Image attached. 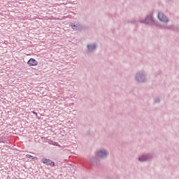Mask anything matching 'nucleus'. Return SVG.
I'll list each match as a JSON object with an SVG mask.
<instances>
[{
	"label": "nucleus",
	"instance_id": "nucleus-1",
	"mask_svg": "<svg viewBox=\"0 0 179 179\" xmlns=\"http://www.w3.org/2000/svg\"><path fill=\"white\" fill-rule=\"evenodd\" d=\"M134 80L136 82V83H147L148 73L143 70L137 71L134 75Z\"/></svg>",
	"mask_w": 179,
	"mask_h": 179
},
{
	"label": "nucleus",
	"instance_id": "nucleus-2",
	"mask_svg": "<svg viewBox=\"0 0 179 179\" xmlns=\"http://www.w3.org/2000/svg\"><path fill=\"white\" fill-rule=\"evenodd\" d=\"M140 23H144L145 24H149L150 26H155L156 24V20L153 18L152 14H149L146 16L145 20H141Z\"/></svg>",
	"mask_w": 179,
	"mask_h": 179
},
{
	"label": "nucleus",
	"instance_id": "nucleus-3",
	"mask_svg": "<svg viewBox=\"0 0 179 179\" xmlns=\"http://www.w3.org/2000/svg\"><path fill=\"white\" fill-rule=\"evenodd\" d=\"M110 153L108 152V150L106 149H101L96 152V156H97L99 159H101L102 160H104V159H107Z\"/></svg>",
	"mask_w": 179,
	"mask_h": 179
},
{
	"label": "nucleus",
	"instance_id": "nucleus-4",
	"mask_svg": "<svg viewBox=\"0 0 179 179\" xmlns=\"http://www.w3.org/2000/svg\"><path fill=\"white\" fill-rule=\"evenodd\" d=\"M152 159H153V155L152 154H143L138 157V162H149V160H152Z\"/></svg>",
	"mask_w": 179,
	"mask_h": 179
},
{
	"label": "nucleus",
	"instance_id": "nucleus-5",
	"mask_svg": "<svg viewBox=\"0 0 179 179\" xmlns=\"http://www.w3.org/2000/svg\"><path fill=\"white\" fill-rule=\"evenodd\" d=\"M157 17L159 22H162V23H164L165 24H167V23L170 22V19H169V17H166L164 13H158Z\"/></svg>",
	"mask_w": 179,
	"mask_h": 179
},
{
	"label": "nucleus",
	"instance_id": "nucleus-6",
	"mask_svg": "<svg viewBox=\"0 0 179 179\" xmlns=\"http://www.w3.org/2000/svg\"><path fill=\"white\" fill-rule=\"evenodd\" d=\"M69 26H71V29H73V30H74L75 31H81V30H83V29H85L83 25L78 22L70 23Z\"/></svg>",
	"mask_w": 179,
	"mask_h": 179
},
{
	"label": "nucleus",
	"instance_id": "nucleus-7",
	"mask_svg": "<svg viewBox=\"0 0 179 179\" xmlns=\"http://www.w3.org/2000/svg\"><path fill=\"white\" fill-rule=\"evenodd\" d=\"M97 50V43H88L87 45V51L88 54H92V52H94Z\"/></svg>",
	"mask_w": 179,
	"mask_h": 179
},
{
	"label": "nucleus",
	"instance_id": "nucleus-8",
	"mask_svg": "<svg viewBox=\"0 0 179 179\" xmlns=\"http://www.w3.org/2000/svg\"><path fill=\"white\" fill-rule=\"evenodd\" d=\"M41 162L42 163H43V164H46V166H51L52 167H55V162L50 159L42 158Z\"/></svg>",
	"mask_w": 179,
	"mask_h": 179
},
{
	"label": "nucleus",
	"instance_id": "nucleus-9",
	"mask_svg": "<svg viewBox=\"0 0 179 179\" xmlns=\"http://www.w3.org/2000/svg\"><path fill=\"white\" fill-rule=\"evenodd\" d=\"M27 64L29 65V66H37V65H38V62L34 58H31L27 62Z\"/></svg>",
	"mask_w": 179,
	"mask_h": 179
},
{
	"label": "nucleus",
	"instance_id": "nucleus-10",
	"mask_svg": "<svg viewBox=\"0 0 179 179\" xmlns=\"http://www.w3.org/2000/svg\"><path fill=\"white\" fill-rule=\"evenodd\" d=\"M90 160L91 163H92V164H94V166H100V159H99V158L92 157Z\"/></svg>",
	"mask_w": 179,
	"mask_h": 179
},
{
	"label": "nucleus",
	"instance_id": "nucleus-11",
	"mask_svg": "<svg viewBox=\"0 0 179 179\" xmlns=\"http://www.w3.org/2000/svg\"><path fill=\"white\" fill-rule=\"evenodd\" d=\"M161 29H166L167 30H170L173 29L174 27L173 25L167 26L166 24L160 25Z\"/></svg>",
	"mask_w": 179,
	"mask_h": 179
},
{
	"label": "nucleus",
	"instance_id": "nucleus-12",
	"mask_svg": "<svg viewBox=\"0 0 179 179\" xmlns=\"http://www.w3.org/2000/svg\"><path fill=\"white\" fill-rule=\"evenodd\" d=\"M26 157H27V159H31L34 162H35V160H37V157H33V156H31L30 155H27Z\"/></svg>",
	"mask_w": 179,
	"mask_h": 179
},
{
	"label": "nucleus",
	"instance_id": "nucleus-13",
	"mask_svg": "<svg viewBox=\"0 0 179 179\" xmlns=\"http://www.w3.org/2000/svg\"><path fill=\"white\" fill-rule=\"evenodd\" d=\"M155 103H160V98H159V97L155 98Z\"/></svg>",
	"mask_w": 179,
	"mask_h": 179
},
{
	"label": "nucleus",
	"instance_id": "nucleus-14",
	"mask_svg": "<svg viewBox=\"0 0 179 179\" xmlns=\"http://www.w3.org/2000/svg\"><path fill=\"white\" fill-rule=\"evenodd\" d=\"M127 23H131V24H134V23H135V20H134V19H133V20H129V21H127Z\"/></svg>",
	"mask_w": 179,
	"mask_h": 179
},
{
	"label": "nucleus",
	"instance_id": "nucleus-15",
	"mask_svg": "<svg viewBox=\"0 0 179 179\" xmlns=\"http://www.w3.org/2000/svg\"><path fill=\"white\" fill-rule=\"evenodd\" d=\"M54 145L55 146H59V144H58V143H57V142H55L54 143Z\"/></svg>",
	"mask_w": 179,
	"mask_h": 179
},
{
	"label": "nucleus",
	"instance_id": "nucleus-16",
	"mask_svg": "<svg viewBox=\"0 0 179 179\" xmlns=\"http://www.w3.org/2000/svg\"><path fill=\"white\" fill-rule=\"evenodd\" d=\"M33 114H34L35 115H36V117H37V113H36V112H33Z\"/></svg>",
	"mask_w": 179,
	"mask_h": 179
}]
</instances>
